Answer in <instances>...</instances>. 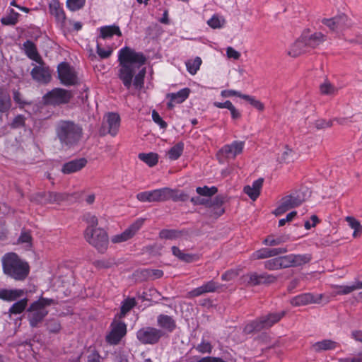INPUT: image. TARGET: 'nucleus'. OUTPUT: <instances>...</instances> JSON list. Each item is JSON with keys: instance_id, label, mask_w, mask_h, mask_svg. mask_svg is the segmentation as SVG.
Returning a JSON list of instances; mask_svg holds the SVG:
<instances>
[{"instance_id": "c85d7f7f", "label": "nucleus", "mask_w": 362, "mask_h": 362, "mask_svg": "<svg viewBox=\"0 0 362 362\" xmlns=\"http://www.w3.org/2000/svg\"><path fill=\"white\" fill-rule=\"evenodd\" d=\"M171 250L173 255L182 262L190 263L197 261L199 259V256L197 255L185 253L176 246H173Z\"/></svg>"}, {"instance_id": "5701e85b", "label": "nucleus", "mask_w": 362, "mask_h": 362, "mask_svg": "<svg viewBox=\"0 0 362 362\" xmlns=\"http://www.w3.org/2000/svg\"><path fill=\"white\" fill-rule=\"evenodd\" d=\"M287 249L284 247L279 248H261L252 253L251 258L252 259H267L272 257H275L281 254L286 253Z\"/></svg>"}, {"instance_id": "a211bd4d", "label": "nucleus", "mask_w": 362, "mask_h": 362, "mask_svg": "<svg viewBox=\"0 0 362 362\" xmlns=\"http://www.w3.org/2000/svg\"><path fill=\"white\" fill-rule=\"evenodd\" d=\"M322 23L330 30L338 33L347 26L348 17L344 14L339 15L332 18H323Z\"/></svg>"}, {"instance_id": "412c9836", "label": "nucleus", "mask_w": 362, "mask_h": 362, "mask_svg": "<svg viewBox=\"0 0 362 362\" xmlns=\"http://www.w3.org/2000/svg\"><path fill=\"white\" fill-rule=\"evenodd\" d=\"M221 288V284L213 280H211L206 282L201 286L192 289L188 293V296L191 298L197 297L207 293L216 292Z\"/></svg>"}, {"instance_id": "bf43d9fd", "label": "nucleus", "mask_w": 362, "mask_h": 362, "mask_svg": "<svg viewBox=\"0 0 362 362\" xmlns=\"http://www.w3.org/2000/svg\"><path fill=\"white\" fill-rule=\"evenodd\" d=\"M33 238L29 230L23 229L18 239V243H27L31 245Z\"/></svg>"}, {"instance_id": "72a5a7b5", "label": "nucleus", "mask_w": 362, "mask_h": 362, "mask_svg": "<svg viewBox=\"0 0 362 362\" xmlns=\"http://www.w3.org/2000/svg\"><path fill=\"white\" fill-rule=\"evenodd\" d=\"M336 347L337 342L329 339H325L320 341H317L312 346V349L316 352L331 350L335 349Z\"/></svg>"}, {"instance_id": "20e7f679", "label": "nucleus", "mask_w": 362, "mask_h": 362, "mask_svg": "<svg viewBox=\"0 0 362 362\" xmlns=\"http://www.w3.org/2000/svg\"><path fill=\"white\" fill-rule=\"evenodd\" d=\"M2 264L4 273L16 280H23L28 275V264L22 261L16 253L6 254L2 258Z\"/></svg>"}, {"instance_id": "4d7b16f0", "label": "nucleus", "mask_w": 362, "mask_h": 362, "mask_svg": "<svg viewBox=\"0 0 362 362\" xmlns=\"http://www.w3.org/2000/svg\"><path fill=\"white\" fill-rule=\"evenodd\" d=\"M86 0H67V7L72 11L81 9L83 7Z\"/></svg>"}, {"instance_id": "a18cd8bd", "label": "nucleus", "mask_w": 362, "mask_h": 362, "mask_svg": "<svg viewBox=\"0 0 362 362\" xmlns=\"http://www.w3.org/2000/svg\"><path fill=\"white\" fill-rule=\"evenodd\" d=\"M158 325L163 329L171 332L175 328V322L173 318H158Z\"/></svg>"}, {"instance_id": "79ce46f5", "label": "nucleus", "mask_w": 362, "mask_h": 362, "mask_svg": "<svg viewBox=\"0 0 362 362\" xmlns=\"http://www.w3.org/2000/svg\"><path fill=\"white\" fill-rule=\"evenodd\" d=\"M362 288V281H357L354 284L351 286H339V291L337 293L339 295H346L349 294L351 292H353L355 290L357 289H361Z\"/></svg>"}, {"instance_id": "423d86ee", "label": "nucleus", "mask_w": 362, "mask_h": 362, "mask_svg": "<svg viewBox=\"0 0 362 362\" xmlns=\"http://www.w3.org/2000/svg\"><path fill=\"white\" fill-rule=\"evenodd\" d=\"M72 98V93L60 88H56L48 92L45 96V100L47 104L59 105L68 103Z\"/></svg>"}, {"instance_id": "7c9ffc66", "label": "nucleus", "mask_w": 362, "mask_h": 362, "mask_svg": "<svg viewBox=\"0 0 362 362\" xmlns=\"http://www.w3.org/2000/svg\"><path fill=\"white\" fill-rule=\"evenodd\" d=\"M23 48L26 55L32 60L38 63L42 62V59L37 51L35 45L30 40H26L23 43Z\"/></svg>"}, {"instance_id": "a19ab883", "label": "nucleus", "mask_w": 362, "mask_h": 362, "mask_svg": "<svg viewBox=\"0 0 362 362\" xmlns=\"http://www.w3.org/2000/svg\"><path fill=\"white\" fill-rule=\"evenodd\" d=\"M201 64L202 59L199 57H195V59L193 60H189L186 62L187 69L192 75L197 72Z\"/></svg>"}, {"instance_id": "4468645a", "label": "nucleus", "mask_w": 362, "mask_h": 362, "mask_svg": "<svg viewBox=\"0 0 362 362\" xmlns=\"http://www.w3.org/2000/svg\"><path fill=\"white\" fill-rule=\"evenodd\" d=\"M279 318H259L250 321L243 329L245 334H252L270 327L279 321Z\"/></svg>"}, {"instance_id": "f257e3e1", "label": "nucleus", "mask_w": 362, "mask_h": 362, "mask_svg": "<svg viewBox=\"0 0 362 362\" xmlns=\"http://www.w3.org/2000/svg\"><path fill=\"white\" fill-rule=\"evenodd\" d=\"M118 78L127 89L133 85L136 90H141L144 85L146 68L141 66L146 62V57L141 52H136L129 47H124L118 54Z\"/></svg>"}, {"instance_id": "dca6fc26", "label": "nucleus", "mask_w": 362, "mask_h": 362, "mask_svg": "<svg viewBox=\"0 0 362 362\" xmlns=\"http://www.w3.org/2000/svg\"><path fill=\"white\" fill-rule=\"evenodd\" d=\"M245 146L244 141H234L230 144L223 146L218 151V156L234 159L242 153Z\"/></svg>"}, {"instance_id": "052dcab7", "label": "nucleus", "mask_w": 362, "mask_h": 362, "mask_svg": "<svg viewBox=\"0 0 362 362\" xmlns=\"http://www.w3.org/2000/svg\"><path fill=\"white\" fill-rule=\"evenodd\" d=\"M18 13H14L13 15L4 17L1 19V22L3 25H14L18 22Z\"/></svg>"}, {"instance_id": "69168bd1", "label": "nucleus", "mask_w": 362, "mask_h": 362, "mask_svg": "<svg viewBox=\"0 0 362 362\" xmlns=\"http://www.w3.org/2000/svg\"><path fill=\"white\" fill-rule=\"evenodd\" d=\"M145 272L146 276L151 279L161 278L163 275V272L160 269H146Z\"/></svg>"}, {"instance_id": "393cba45", "label": "nucleus", "mask_w": 362, "mask_h": 362, "mask_svg": "<svg viewBox=\"0 0 362 362\" xmlns=\"http://www.w3.org/2000/svg\"><path fill=\"white\" fill-rule=\"evenodd\" d=\"M190 90L185 88L177 91V93H172L168 95L170 98V102L168 103V107L172 109L174 107V103L180 104L184 102L189 96Z\"/></svg>"}, {"instance_id": "39448f33", "label": "nucleus", "mask_w": 362, "mask_h": 362, "mask_svg": "<svg viewBox=\"0 0 362 362\" xmlns=\"http://www.w3.org/2000/svg\"><path fill=\"white\" fill-rule=\"evenodd\" d=\"M305 194L301 189L293 191L290 194L281 199L279 205L274 210V214L276 216H281L287 211L300 206L305 201Z\"/></svg>"}, {"instance_id": "ea45409f", "label": "nucleus", "mask_w": 362, "mask_h": 362, "mask_svg": "<svg viewBox=\"0 0 362 362\" xmlns=\"http://www.w3.org/2000/svg\"><path fill=\"white\" fill-rule=\"evenodd\" d=\"M139 158L148 165L150 167L156 165L158 161V157L156 153H139L138 156Z\"/></svg>"}, {"instance_id": "37998d69", "label": "nucleus", "mask_w": 362, "mask_h": 362, "mask_svg": "<svg viewBox=\"0 0 362 362\" xmlns=\"http://www.w3.org/2000/svg\"><path fill=\"white\" fill-rule=\"evenodd\" d=\"M287 240L288 237L286 235L279 236L276 238L273 235H269L264 240L263 243L266 245L276 246L285 243Z\"/></svg>"}, {"instance_id": "5fc2aeb1", "label": "nucleus", "mask_w": 362, "mask_h": 362, "mask_svg": "<svg viewBox=\"0 0 362 362\" xmlns=\"http://www.w3.org/2000/svg\"><path fill=\"white\" fill-rule=\"evenodd\" d=\"M242 98L248 101L254 107L257 108L260 111H263L264 109V104L258 100H256L254 97L249 95L244 94Z\"/></svg>"}, {"instance_id": "a878e982", "label": "nucleus", "mask_w": 362, "mask_h": 362, "mask_svg": "<svg viewBox=\"0 0 362 362\" xmlns=\"http://www.w3.org/2000/svg\"><path fill=\"white\" fill-rule=\"evenodd\" d=\"M263 178H259L252 182V186L247 185L244 187V192L253 201L259 196L260 190L263 185Z\"/></svg>"}, {"instance_id": "c03bdc74", "label": "nucleus", "mask_w": 362, "mask_h": 362, "mask_svg": "<svg viewBox=\"0 0 362 362\" xmlns=\"http://www.w3.org/2000/svg\"><path fill=\"white\" fill-rule=\"evenodd\" d=\"M28 303L27 298H23L18 302L13 304V305L9 309V311L11 314L17 315L21 313L26 308Z\"/></svg>"}, {"instance_id": "2eb2a0df", "label": "nucleus", "mask_w": 362, "mask_h": 362, "mask_svg": "<svg viewBox=\"0 0 362 362\" xmlns=\"http://www.w3.org/2000/svg\"><path fill=\"white\" fill-rule=\"evenodd\" d=\"M144 223L143 219H138L130 225L124 232L112 237L113 243H120L132 238L139 230Z\"/></svg>"}, {"instance_id": "09e8293b", "label": "nucleus", "mask_w": 362, "mask_h": 362, "mask_svg": "<svg viewBox=\"0 0 362 362\" xmlns=\"http://www.w3.org/2000/svg\"><path fill=\"white\" fill-rule=\"evenodd\" d=\"M245 283L248 286L259 285V274L256 272L249 273L243 276Z\"/></svg>"}, {"instance_id": "7ed1b4c3", "label": "nucleus", "mask_w": 362, "mask_h": 362, "mask_svg": "<svg viewBox=\"0 0 362 362\" xmlns=\"http://www.w3.org/2000/svg\"><path fill=\"white\" fill-rule=\"evenodd\" d=\"M55 134L61 146L66 149L74 148L83 136V129L69 120H60L55 126Z\"/></svg>"}, {"instance_id": "2f4dec72", "label": "nucleus", "mask_w": 362, "mask_h": 362, "mask_svg": "<svg viewBox=\"0 0 362 362\" xmlns=\"http://www.w3.org/2000/svg\"><path fill=\"white\" fill-rule=\"evenodd\" d=\"M100 31V37L103 39L112 37L114 35H116L119 37L122 36V33L120 31L119 27L115 25L101 27Z\"/></svg>"}, {"instance_id": "6e6d98bb", "label": "nucleus", "mask_w": 362, "mask_h": 362, "mask_svg": "<svg viewBox=\"0 0 362 362\" xmlns=\"http://www.w3.org/2000/svg\"><path fill=\"white\" fill-rule=\"evenodd\" d=\"M264 268L269 270L280 269V263L279 257H275L264 262Z\"/></svg>"}, {"instance_id": "9d476101", "label": "nucleus", "mask_w": 362, "mask_h": 362, "mask_svg": "<svg viewBox=\"0 0 362 362\" xmlns=\"http://www.w3.org/2000/svg\"><path fill=\"white\" fill-rule=\"evenodd\" d=\"M58 77L64 86H74L77 83L78 78L73 67L68 63L62 62L57 67Z\"/></svg>"}, {"instance_id": "473e14b6", "label": "nucleus", "mask_w": 362, "mask_h": 362, "mask_svg": "<svg viewBox=\"0 0 362 362\" xmlns=\"http://www.w3.org/2000/svg\"><path fill=\"white\" fill-rule=\"evenodd\" d=\"M23 295V291L22 290H8L1 289L0 290V299L6 301H13L18 298H20Z\"/></svg>"}, {"instance_id": "49530a36", "label": "nucleus", "mask_w": 362, "mask_h": 362, "mask_svg": "<svg viewBox=\"0 0 362 362\" xmlns=\"http://www.w3.org/2000/svg\"><path fill=\"white\" fill-rule=\"evenodd\" d=\"M225 23V19L223 17H221L218 15H214L207 21V24L213 29L222 28L224 25Z\"/></svg>"}, {"instance_id": "8fccbe9b", "label": "nucleus", "mask_w": 362, "mask_h": 362, "mask_svg": "<svg viewBox=\"0 0 362 362\" xmlns=\"http://www.w3.org/2000/svg\"><path fill=\"white\" fill-rule=\"evenodd\" d=\"M46 325L49 332L52 333H57L61 329V324L57 318H49Z\"/></svg>"}, {"instance_id": "bb28decb", "label": "nucleus", "mask_w": 362, "mask_h": 362, "mask_svg": "<svg viewBox=\"0 0 362 362\" xmlns=\"http://www.w3.org/2000/svg\"><path fill=\"white\" fill-rule=\"evenodd\" d=\"M49 8L50 13L55 17L57 21L60 23L62 25H64L66 21V16L59 2L57 0L52 1Z\"/></svg>"}, {"instance_id": "1a4fd4ad", "label": "nucleus", "mask_w": 362, "mask_h": 362, "mask_svg": "<svg viewBox=\"0 0 362 362\" xmlns=\"http://www.w3.org/2000/svg\"><path fill=\"white\" fill-rule=\"evenodd\" d=\"M127 333V325L124 322L115 319L110 325V331L106 336V341L111 345H117Z\"/></svg>"}, {"instance_id": "13d9d810", "label": "nucleus", "mask_w": 362, "mask_h": 362, "mask_svg": "<svg viewBox=\"0 0 362 362\" xmlns=\"http://www.w3.org/2000/svg\"><path fill=\"white\" fill-rule=\"evenodd\" d=\"M295 153L290 148H286L279 158L280 162L289 163L294 158Z\"/></svg>"}, {"instance_id": "774afa93", "label": "nucleus", "mask_w": 362, "mask_h": 362, "mask_svg": "<svg viewBox=\"0 0 362 362\" xmlns=\"http://www.w3.org/2000/svg\"><path fill=\"white\" fill-rule=\"evenodd\" d=\"M152 119L155 123L160 126V128H166L167 123L160 117L159 114L156 110H153L152 112Z\"/></svg>"}, {"instance_id": "e2e57ef3", "label": "nucleus", "mask_w": 362, "mask_h": 362, "mask_svg": "<svg viewBox=\"0 0 362 362\" xmlns=\"http://www.w3.org/2000/svg\"><path fill=\"white\" fill-rule=\"evenodd\" d=\"M259 285L264 284H270L273 283L276 280V278L271 274H268L267 273H262L259 274Z\"/></svg>"}, {"instance_id": "e433bc0d", "label": "nucleus", "mask_w": 362, "mask_h": 362, "mask_svg": "<svg viewBox=\"0 0 362 362\" xmlns=\"http://www.w3.org/2000/svg\"><path fill=\"white\" fill-rule=\"evenodd\" d=\"M137 303L134 298H127L121 303L120 315H125L136 305Z\"/></svg>"}, {"instance_id": "de8ad7c7", "label": "nucleus", "mask_w": 362, "mask_h": 362, "mask_svg": "<svg viewBox=\"0 0 362 362\" xmlns=\"http://www.w3.org/2000/svg\"><path fill=\"white\" fill-rule=\"evenodd\" d=\"M320 92L324 95H335L338 88L334 86L330 82L325 81L320 86Z\"/></svg>"}, {"instance_id": "4be33fe9", "label": "nucleus", "mask_w": 362, "mask_h": 362, "mask_svg": "<svg viewBox=\"0 0 362 362\" xmlns=\"http://www.w3.org/2000/svg\"><path fill=\"white\" fill-rule=\"evenodd\" d=\"M88 160L85 158L73 159L63 164L62 173L64 174H72L81 170L87 165Z\"/></svg>"}, {"instance_id": "338daca9", "label": "nucleus", "mask_w": 362, "mask_h": 362, "mask_svg": "<svg viewBox=\"0 0 362 362\" xmlns=\"http://www.w3.org/2000/svg\"><path fill=\"white\" fill-rule=\"evenodd\" d=\"M238 276V272L235 269H230L227 272H226L224 274L221 276V279L223 281H231L234 279L236 276Z\"/></svg>"}, {"instance_id": "f3484780", "label": "nucleus", "mask_w": 362, "mask_h": 362, "mask_svg": "<svg viewBox=\"0 0 362 362\" xmlns=\"http://www.w3.org/2000/svg\"><path fill=\"white\" fill-rule=\"evenodd\" d=\"M52 299L41 298L33 302L28 309V311L33 315V317H45L48 314L47 306L53 303Z\"/></svg>"}, {"instance_id": "0eeeda50", "label": "nucleus", "mask_w": 362, "mask_h": 362, "mask_svg": "<svg viewBox=\"0 0 362 362\" xmlns=\"http://www.w3.org/2000/svg\"><path fill=\"white\" fill-rule=\"evenodd\" d=\"M120 126V117L117 113L109 112L104 117L100 132L101 135L107 134L115 136L119 130Z\"/></svg>"}, {"instance_id": "f8f14e48", "label": "nucleus", "mask_w": 362, "mask_h": 362, "mask_svg": "<svg viewBox=\"0 0 362 362\" xmlns=\"http://www.w3.org/2000/svg\"><path fill=\"white\" fill-rule=\"evenodd\" d=\"M281 269L299 267L309 262L311 259V255H294L290 254L285 256L279 257Z\"/></svg>"}, {"instance_id": "c9c22d12", "label": "nucleus", "mask_w": 362, "mask_h": 362, "mask_svg": "<svg viewBox=\"0 0 362 362\" xmlns=\"http://www.w3.org/2000/svg\"><path fill=\"white\" fill-rule=\"evenodd\" d=\"M184 150V144L182 142H178L174 145L168 151V156L169 159L175 160L178 159L182 155Z\"/></svg>"}, {"instance_id": "6e6552de", "label": "nucleus", "mask_w": 362, "mask_h": 362, "mask_svg": "<svg viewBox=\"0 0 362 362\" xmlns=\"http://www.w3.org/2000/svg\"><path fill=\"white\" fill-rule=\"evenodd\" d=\"M163 335V332L154 327H146L136 332L138 340L143 344H155Z\"/></svg>"}, {"instance_id": "603ef678", "label": "nucleus", "mask_w": 362, "mask_h": 362, "mask_svg": "<svg viewBox=\"0 0 362 362\" xmlns=\"http://www.w3.org/2000/svg\"><path fill=\"white\" fill-rule=\"evenodd\" d=\"M196 191L201 196L211 197L217 192L218 189L216 187H208L204 186L203 187H198Z\"/></svg>"}, {"instance_id": "680f3d73", "label": "nucleus", "mask_w": 362, "mask_h": 362, "mask_svg": "<svg viewBox=\"0 0 362 362\" xmlns=\"http://www.w3.org/2000/svg\"><path fill=\"white\" fill-rule=\"evenodd\" d=\"M224 202V198L222 196H216L213 199L207 201V207L213 208L215 206L221 207Z\"/></svg>"}, {"instance_id": "aec40b11", "label": "nucleus", "mask_w": 362, "mask_h": 362, "mask_svg": "<svg viewBox=\"0 0 362 362\" xmlns=\"http://www.w3.org/2000/svg\"><path fill=\"white\" fill-rule=\"evenodd\" d=\"M310 49L305 40V32L291 45L287 54L291 57H298Z\"/></svg>"}, {"instance_id": "ddd939ff", "label": "nucleus", "mask_w": 362, "mask_h": 362, "mask_svg": "<svg viewBox=\"0 0 362 362\" xmlns=\"http://www.w3.org/2000/svg\"><path fill=\"white\" fill-rule=\"evenodd\" d=\"M168 193V187H164L138 193L136 198L138 200L143 202H160L167 201Z\"/></svg>"}, {"instance_id": "f704fd0d", "label": "nucleus", "mask_w": 362, "mask_h": 362, "mask_svg": "<svg viewBox=\"0 0 362 362\" xmlns=\"http://www.w3.org/2000/svg\"><path fill=\"white\" fill-rule=\"evenodd\" d=\"M345 221L351 228L354 230V238H358L362 234V225L353 216H346Z\"/></svg>"}, {"instance_id": "0e129e2a", "label": "nucleus", "mask_w": 362, "mask_h": 362, "mask_svg": "<svg viewBox=\"0 0 362 362\" xmlns=\"http://www.w3.org/2000/svg\"><path fill=\"white\" fill-rule=\"evenodd\" d=\"M225 210L224 209L221 207L215 206L213 208H209V215L214 218H217L220 216H221L224 213Z\"/></svg>"}, {"instance_id": "3c124183", "label": "nucleus", "mask_w": 362, "mask_h": 362, "mask_svg": "<svg viewBox=\"0 0 362 362\" xmlns=\"http://www.w3.org/2000/svg\"><path fill=\"white\" fill-rule=\"evenodd\" d=\"M196 350L202 354H211L213 349V346L209 341L205 340H202L200 344H199L196 347Z\"/></svg>"}, {"instance_id": "58836bf2", "label": "nucleus", "mask_w": 362, "mask_h": 362, "mask_svg": "<svg viewBox=\"0 0 362 362\" xmlns=\"http://www.w3.org/2000/svg\"><path fill=\"white\" fill-rule=\"evenodd\" d=\"M182 231L173 229H163L159 233V237L162 239L174 240L180 238Z\"/></svg>"}, {"instance_id": "cd10ccee", "label": "nucleus", "mask_w": 362, "mask_h": 362, "mask_svg": "<svg viewBox=\"0 0 362 362\" xmlns=\"http://www.w3.org/2000/svg\"><path fill=\"white\" fill-rule=\"evenodd\" d=\"M305 40L309 49H314L326 40V35L322 33H315L312 35L305 33Z\"/></svg>"}, {"instance_id": "9b49d317", "label": "nucleus", "mask_w": 362, "mask_h": 362, "mask_svg": "<svg viewBox=\"0 0 362 362\" xmlns=\"http://www.w3.org/2000/svg\"><path fill=\"white\" fill-rule=\"evenodd\" d=\"M328 301V297L324 294H312L310 293H302L290 300L291 305L294 306L306 305L310 303H324Z\"/></svg>"}, {"instance_id": "6ab92c4d", "label": "nucleus", "mask_w": 362, "mask_h": 362, "mask_svg": "<svg viewBox=\"0 0 362 362\" xmlns=\"http://www.w3.org/2000/svg\"><path fill=\"white\" fill-rule=\"evenodd\" d=\"M40 64V65L35 66L32 69L30 73L32 78L38 83H48L51 80L50 70L41 62Z\"/></svg>"}, {"instance_id": "c756f323", "label": "nucleus", "mask_w": 362, "mask_h": 362, "mask_svg": "<svg viewBox=\"0 0 362 362\" xmlns=\"http://www.w3.org/2000/svg\"><path fill=\"white\" fill-rule=\"evenodd\" d=\"M12 103L9 93L0 87V112L6 113L11 108Z\"/></svg>"}, {"instance_id": "4c0bfd02", "label": "nucleus", "mask_w": 362, "mask_h": 362, "mask_svg": "<svg viewBox=\"0 0 362 362\" xmlns=\"http://www.w3.org/2000/svg\"><path fill=\"white\" fill-rule=\"evenodd\" d=\"M168 191L167 200L172 199L174 202H185L188 199L187 194L182 192L170 188H168Z\"/></svg>"}, {"instance_id": "864d4df0", "label": "nucleus", "mask_w": 362, "mask_h": 362, "mask_svg": "<svg viewBox=\"0 0 362 362\" xmlns=\"http://www.w3.org/2000/svg\"><path fill=\"white\" fill-rule=\"evenodd\" d=\"M93 264L98 269L110 268L115 264L114 259H104L95 261Z\"/></svg>"}, {"instance_id": "b1692460", "label": "nucleus", "mask_w": 362, "mask_h": 362, "mask_svg": "<svg viewBox=\"0 0 362 362\" xmlns=\"http://www.w3.org/2000/svg\"><path fill=\"white\" fill-rule=\"evenodd\" d=\"M64 199L63 194L53 192H42L37 194V200L41 204L59 203Z\"/></svg>"}, {"instance_id": "f03ea898", "label": "nucleus", "mask_w": 362, "mask_h": 362, "mask_svg": "<svg viewBox=\"0 0 362 362\" xmlns=\"http://www.w3.org/2000/svg\"><path fill=\"white\" fill-rule=\"evenodd\" d=\"M83 221L87 224L84 230L86 240L99 252L104 253L108 247L109 238L107 233L102 228H98V219L91 213L83 216Z\"/></svg>"}]
</instances>
